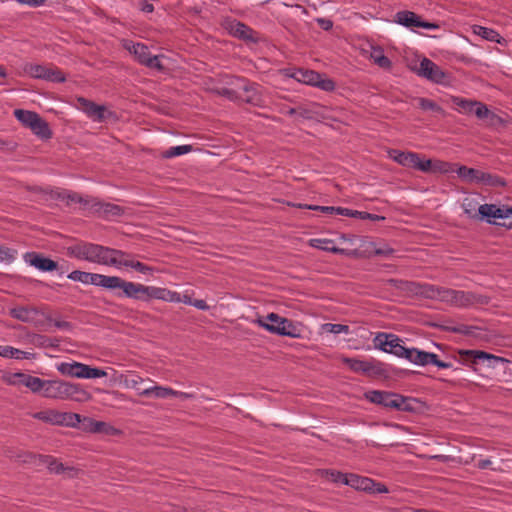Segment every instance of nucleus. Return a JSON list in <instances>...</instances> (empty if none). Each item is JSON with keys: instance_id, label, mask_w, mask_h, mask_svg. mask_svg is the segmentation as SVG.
Returning <instances> with one entry per match:
<instances>
[{"instance_id": "f257e3e1", "label": "nucleus", "mask_w": 512, "mask_h": 512, "mask_svg": "<svg viewBox=\"0 0 512 512\" xmlns=\"http://www.w3.org/2000/svg\"><path fill=\"white\" fill-rule=\"evenodd\" d=\"M365 398L371 403L398 411L413 412L417 400L394 392L372 390L365 393Z\"/></svg>"}, {"instance_id": "f03ea898", "label": "nucleus", "mask_w": 512, "mask_h": 512, "mask_svg": "<svg viewBox=\"0 0 512 512\" xmlns=\"http://www.w3.org/2000/svg\"><path fill=\"white\" fill-rule=\"evenodd\" d=\"M46 398L71 400L79 403L92 399V395L81 384L62 380H51Z\"/></svg>"}, {"instance_id": "7ed1b4c3", "label": "nucleus", "mask_w": 512, "mask_h": 512, "mask_svg": "<svg viewBox=\"0 0 512 512\" xmlns=\"http://www.w3.org/2000/svg\"><path fill=\"white\" fill-rule=\"evenodd\" d=\"M386 283L411 295L444 301V292L446 291V288L444 287L399 279H388Z\"/></svg>"}, {"instance_id": "20e7f679", "label": "nucleus", "mask_w": 512, "mask_h": 512, "mask_svg": "<svg viewBox=\"0 0 512 512\" xmlns=\"http://www.w3.org/2000/svg\"><path fill=\"white\" fill-rule=\"evenodd\" d=\"M109 291H114L117 297H126L147 302L149 286L126 281L121 277L113 276Z\"/></svg>"}, {"instance_id": "39448f33", "label": "nucleus", "mask_w": 512, "mask_h": 512, "mask_svg": "<svg viewBox=\"0 0 512 512\" xmlns=\"http://www.w3.org/2000/svg\"><path fill=\"white\" fill-rule=\"evenodd\" d=\"M108 252V247L93 243H80L68 248V253L71 256L101 265H104L106 262H112L111 259L107 261L105 257V254Z\"/></svg>"}, {"instance_id": "423d86ee", "label": "nucleus", "mask_w": 512, "mask_h": 512, "mask_svg": "<svg viewBox=\"0 0 512 512\" xmlns=\"http://www.w3.org/2000/svg\"><path fill=\"white\" fill-rule=\"evenodd\" d=\"M57 370L64 376L81 379H95L107 376V372L100 368L91 367L77 361L62 362L57 365Z\"/></svg>"}, {"instance_id": "0eeeda50", "label": "nucleus", "mask_w": 512, "mask_h": 512, "mask_svg": "<svg viewBox=\"0 0 512 512\" xmlns=\"http://www.w3.org/2000/svg\"><path fill=\"white\" fill-rule=\"evenodd\" d=\"M32 417L51 425L66 427H77L82 420V416L80 414L73 412H60L54 409H46L33 413Z\"/></svg>"}, {"instance_id": "6e6552de", "label": "nucleus", "mask_w": 512, "mask_h": 512, "mask_svg": "<svg viewBox=\"0 0 512 512\" xmlns=\"http://www.w3.org/2000/svg\"><path fill=\"white\" fill-rule=\"evenodd\" d=\"M490 298L485 295L477 294L471 291H461L446 288L444 292V301L458 307H468L472 305L488 304Z\"/></svg>"}, {"instance_id": "1a4fd4ad", "label": "nucleus", "mask_w": 512, "mask_h": 512, "mask_svg": "<svg viewBox=\"0 0 512 512\" xmlns=\"http://www.w3.org/2000/svg\"><path fill=\"white\" fill-rule=\"evenodd\" d=\"M9 314L12 318L24 323L33 324L37 328H43L46 321H52L50 316H46L44 312L35 306L14 307L10 309Z\"/></svg>"}, {"instance_id": "9d476101", "label": "nucleus", "mask_w": 512, "mask_h": 512, "mask_svg": "<svg viewBox=\"0 0 512 512\" xmlns=\"http://www.w3.org/2000/svg\"><path fill=\"white\" fill-rule=\"evenodd\" d=\"M389 157L396 163L408 167L414 168L422 172H428L432 168V162L430 159L423 160L420 155L415 152H404L400 150H390Z\"/></svg>"}, {"instance_id": "9b49d317", "label": "nucleus", "mask_w": 512, "mask_h": 512, "mask_svg": "<svg viewBox=\"0 0 512 512\" xmlns=\"http://www.w3.org/2000/svg\"><path fill=\"white\" fill-rule=\"evenodd\" d=\"M457 354L458 358L455 357V359L461 364L473 368V370H476L474 366L479 362L488 361L489 366H494V362L503 361V358L481 350L460 349L457 351Z\"/></svg>"}, {"instance_id": "f8f14e48", "label": "nucleus", "mask_w": 512, "mask_h": 512, "mask_svg": "<svg viewBox=\"0 0 512 512\" xmlns=\"http://www.w3.org/2000/svg\"><path fill=\"white\" fill-rule=\"evenodd\" d=\"M77 108L84 112L90 119L103 122L114 115L105 105H99L84 97L77 98Z\"/></svg>"}, {"instance_id": "ddd939ff", "label": "nucleus", "mask_w": 512, "mask_h": 512, "mask_svg": "<svg viewBox=\"0 0 512 512\" xmlns=\"http://www.w3.org/2000/svg\"><path fill=\"white\" fill-rule=\"evenodd\" d=\"M417 74L436 84H445L449 79V75L444 70L426 57L420 61Z\"/></svg>"}, {"instance_id": "4468645a", "label": "nucleus", "mask_w": 512, "mask_h": 512, "mask_svg": "<svg viewBox=\"0 0 512 512\" xmlns=\"http://www.w3.org/2000/svg\"><path fill=\"white\" fill-rule=\"evenodd\" d=\"M113 276L74 270L68 274V278L83 284H91L109 290Z\"/></svg>"}, {"instance_id": "2eb2a0df", "label": "nucleus", "mask_w": 512, "mask_h": 512, "mask_svg": "<svg viewBox=\"0 0 512 512\" xmlns=\"http://www.w3.org/2000/svg\"><path fill=\"white\" fill-rule=\"evenodd\" d=\"M394 22L408 28L438 29L439 25L421 19L416 13L408 10L399 11L395 14Z\"/></svg>"}, {"instance_id": "dca6fc26", "label": "nucleus", "mask_w": 512, "mask_h": 512, "mask_svg": "<svg viewBox=\"0 0 512 512\" xmlns=\"http://www.w3.org/2000/svg\"><path fill=\"white\" fill-rule=\"evenodd\" d=\"M30 76L37 79H44L51 82L62 83L66 80L61 70L44 65H30L27 69Z\"/></svg>"}, {"instance_id": "f3484780", "label": "nucleus", "mask_w": 512, "mask_h": 512, "mask_svg": "<svg viewBox=\"0 0 512 512\" xmlns=\"http://www.w3.org/2000/svg\"><path fill=\"white\" fill-rule=\"evenodd\" d=\"M410 362L418 366L435 365L438 368L446 369L452 367L449 362L441 361L438 355L432 352H426L418 348H412V357Z\"/></svg>"}, {"instance_id": "a211bd4d", "label": "nucleus", "mask_w": 512, "mask_h": 512, "mask_svg": "<svg viewBox=\"0 0 512 512\" xmlns=\"http://www.w3.org/2000/svg\"><path fill=\"white\" fill-rule=\"evenodd\" d=\"M124 209L116 204L102 202L96 198L93 199L89 214L97 215L103 218L118 217L123 215Z\"/></svg>"}, {"instance_id": "6ab92c4d", "label": "nucleus", "mask_w": 512, "mask_h": 512, "mask_svg": "<svg viewBox=\"0 0 512 512\" xmlns=\"http://www.w3.org/2000/svg\"><path fill=\"white\" fill-rule=\"evenodd\" d=\"M24 258L27 263L43 272H50L56 270L58 267V263L56 261L37 252L26 253Z\"/></svg>"}, {"instance_id": "aec40b11", "label": "nucleus", "mask_w": 512, "mask_h": 512, "mask_svg": "<svg viewBox=\"0 0 512 512\" xmlns=\"http://www.w3.org/2000/svg\"><path fill=\"white\" fill-rule=\"evenodd\" d=\"M226 29L232 36L239 38L241 40H256V38L254 37V30L240 21L232 20L227 22Z\"/></svg>"}, {"instance_id": "412c9836", "label": "nucleus", "mask_w": 512, "mask_h": 512, "mask_svg": "<svg viewBox=\"0 0 512 512\" xmlns=\"http://www.w3.org/2000/svg\"><path fill=\"white\" fill-rule=\"evenodd\" d=\"M285 317L280 316L277 313H269L265 318L259 317L255 320V323L260 326L261 328L267 330L268 332L281 336L282 330L281 326V320H285Z\"/></svg>"}, {"instance_id": "4be33fe9", "label": "nucleus", "mask_w": 512, "mask_h": 512, "mask_svg": "<svg viewBox=\"0 0 512 512\" xmlns=\"http://www.w3.org/2000/svg\"><path fill=\"white\" fill-rule=\"evenodd\" d=\"M19 376L22 378V384L29 388L33 393H41L43 397H47L51 380H43L39 377L27 374H19Z\"/></svg>"}, {"instance_id": "5701e85b", "label": "nucleus", "mask_w": 512, "mask_h": 512, "mask_svg": "<svg viewBox=\"0 0 512 512\" xmlns=\"http://www.w3.org/2000/svg\"><path fill=\"white\" fill-rule=\"evenodd\" d=\"M242 82L243 85L241 86V88L243 90V94L239 95V99L254 106H261L263 100L258 90V85L254 83H248L245 80H242Z\"/></svg>"}, {"instance_id": "b1692460", "label": "nucleus", "mask_w": 512, "mask_h": 512, "mask_svg": "<svg viewBox=\"0 0 512 512\" xmlns=\"http://www.w3.org/2000/svg\"><path fill=\"white\" fill-rule=\"evenodd\" d=\"M108 253L105 254V257L107 258V261L111 259L112 262H106L104 265L107 266H114V267H130V262H132L133 259H130V255L122 250H117L113 248L108 247Z\"/></svg>"}, {"instance_id": "393cba45", "label": "nucleus", "mask_w": 512, "mask_h": 512, "mask_svg": "<svg viewBox=\"0 0 512 512\" xmlns=\"http://www.w3.org/2000/svg\"><path fill=\"white\" fill-rule=\"evenodd\" d=\"M397 341H400V338L397 335L384 332H379L373 339L375 348L386 353H389L388 349L395 348Z\"/></svg>"}, {"instance_id": "a878e982", "label": "nucleus", "mask_w": 512, "mask_h": 512, "mask_svg": "<svg viewBox=\"0 0 512 512\" xmlns=\"http://www.w3.org/2000/svg\"><path fill=\"white\" fill-rule=\"evenodd\" d=\"M345 481H347L346 482L347 486H350L356 490H361V491H365V492L371 490L372 487L375 486L374 480H372L368 477H363V476L354 474V473H348V477L345 478Z\"/></svg>"}, {"instance_id": "bb28decb", "label": "nucleus", "mask_w": 512, "mask_h": 512, "mask_svg": "<svg viewBox=\"0 0 512 512\" xmlns=\"http://www.w3.org/2000/svg\"><path fill=\"white\" fill-rule=\"evenodd\" d=\"M124 47L135 56L137 61L145 65L147 58L152 55L149 51L148 46L142 43H133L132 41H126Z\"/></svg>"}, {"instance_id": "cd10ccee", "label": "nucleus", "mask_w": 512, "mask_h": 512, "mask_svg": "<svg viewBox=\"0 0 512 512\" xmlns=\"http://www.w3.org/2000/svg\"><path fill=\"white\" fill-rule=\"evenodd\" d=\"M93 199V197H83L82 195L76 192L68 191L67 194H63V200L66 201L67 205H70L72 203H78L80 204V209L86 214H89Z\"/></svg>"}, {"instance_id": "c85d7f7f", "label": "nucleus", "mask_w": 512, "mask_h": 512, "mask_svg": "<svg viewBox=\"0 0 512 512\" xmlns=\"http://www.w3.org/2000/svg\"><path fill=\"white\" fill-rule=\"evenodd\" d=\"M171 394H174L173 389L163 386H153L139 391L140 396L154 397L156 399H164L170 397Z\"/></svg>"}, {"instance_id": "c756f323", "label": "nucleus", "mask_w": 512, "mask_h": 512, "mask_svg": "<svg viewBox=\"0 0 512 512\" xmlns=\"http://www.w3.org/2000/svg\"><path fill=\"white\" fill-rule=\"evenodd\" d=\"M293 77L304 84L315 86L317 83V80L321 78V74L318 72H315L313 70H307V69H298Z\"/></svg>"}, {"instance_id": "7c9ffc66", "label": "nucleus", "mask_w": 512, "mask_h": 512, "mask_svg": "<svg viewBox=\"0 0 512 512\" xmlns=\"http://www.w3.org/2000/svg\"><path fill=\"white\" fill-rule=\"evenodd\" d=\"M280 324H282L281 329H280V330H282L281 336H287V337H291V338H300L301 337L302 330L296 322L286 318L285 320H281Z\"/></svg>"}, {"instance_id": "2f4dec72", "label": "nucleus", "mask_w": 512, "mask_h": 512, "mask_svg": "<svg viewBox=\"0 0 512 512\" xmlns=\"http://www.w3.org/2000/svg\"><path fill=\"white\" fill-rule=\"evenodd\" d=\"M343 362L354 372L371 373L374 366L367 362L355 358H344Z\"/></svg>"}, {"instance_id": "473e14b6", "label": "nucleus", "mask_w": 512, "mask_h": 512, "mask_svg": "<svg viewBox=\"0 0 512 512\" xmlns=\"http://www.w3.org/2000/svg\"><path fill=\"white\" fill-rule=\"evenodd\" d=\"M473 32L476 35H479L480 37H482L483 39L489 40L492 42L501 43L502 41H505L498 32H496L495 30H493L491 28L475 25L473 27Z\"/></svg>"}, {"instance_id": "72a5a7b5", "label": "nucleus", "mask_w": 512, "mask_h": 512, "mask_svg": "<svg viewBox=\"0 0 512 512\" xmlns=\"http://www.w3.org/2000/svg\"><path fill=\"white\" fill-rule=\"evenodd\" d=\"M31 131L41 139L47 140L52 137V131L49 127V124L42 119L40 116L35 121L34 125L31 128Z\"/></svg>"}, {"instance_id": "f704fd0d", "label": "nucleus", "mask_w": 512, "mask_h": 512, "mask_svg": "<svg viewBox=\"0 0 512 512\" xmlns=\"http://www.w3.org/2000/svg\"><path fill=\"white\" fill-rule=\"evenodd\" d=\"M16 119L21 122L25 127L32 128L39 115L36 112L16 109L14 111Z\"/></svg>"}, {"instance_id": "c9c22d12", "label": "nucleus", "mask_w": 512, "mask_h": 512, "mask_svg": "<svg viewBox=\"0 0 512 512\" xmlns=\"http://www.w3.org/2000/svg\"><path fill=\"white\" fill-rule=\"evenodd\" d=\"M481 170L469 168L467 166H460L457 169V175L463 180L470 183L479 184Z\"/></svg>"}, {"instance_id": "e433bc0d", "label": "nucleus", "mask_w": 512, "mask_h": 512, "mask_svg": "<svg viewBox=\"0 0 512 512\" xmlns=\"http://www.w3.org/2000/svg\"><path fill=\"white\" fill-rule=\"evenodd\" d=\"M30 342L40 348H56L59 345L58 339H53L41 334H33Z\"/></svg>"}, {"instance_id": "4c0bfd02", "label": "nucleus", "mask_w": 512, "mask_h": 512, "mask_svg": "<svg viewBox=\"0 0 512 512\" xmlns=\"http://www.w3.org/2000/svg\"><path fill=\"white\" fill-rule=\"evenodd\" d=\"M83 429L93 433L107 432L109 427L105 422L96 421L90 417H82Z\"/></svg>"}, {"instance_id": "58836bf2", "label": "nucleus", "mask_w": 512, "mask_h": 512, "mask_svg": "<svg viewBox=\"0 0 512 512\" xmlns=\"http://www.w3.org/2000/svg\"><path fill=\"white\" fill-rule=\"evenodd\" d=\"M479 184H484L490 187H504L507 183L498 175L481 171Z\"/></svg>"}, {"instance_id": "ea45409f", "label": "nucleus", "mask_w": 512, "mask_h": 512, "mask_svg": "<svg viewBox=\"0 0 512 512\" xmlns=\"http://www.w3.org/2000/svg\"><path fill=\"white\" fill-rule=\"evenodd\" d=\"M310 246L332 253H341L343 249H340L334 245V241L330 239H311Z\"/></svg>"}, {"instance_id": "a19ab883", "label": "nucleus", "mask_w": 512, "mask_h": 512, "mask_svg": "<svg viewBox=\"0 0 512 512\" xmlns=\"http://www.w3.org/2000/svg\"><path fill=\"white\" fill-rule=\"evenodd\" d=\"M370 57L379 67L387 70L391 69L392 62L387 56L384 55V52L381 48H374Z\"/></svg>"}, {"instance_id": "79ce46f5", "label": "nucleus", "mask_w": 512, "mask_h": 512, "mask_svg": "<svg viewBox=\"0 0 512 512\" xmlns=\"http://www.w3.org/2000/svg\"><path fill=\"white\" fill-rule=\"evenodd\" d=\"M44 463L50 472L55 474H63L66 471H73V468L64 466L63 463L59 462L52 456H44Z\"/></svg>"}, {"instance_id": "37998d69", "label": "nucleus", "mask_w": 512, "mask_h": 512, "mask_svg": "<svg viewBox=\"0 0 512 512\" xmlns=\"http://www.w3.org/2000/svg\"><path fill=\"white\" fill-rule=\"evenodd\" d=\"M497 206L495 204H483L479 206V219H487L489 224H496L491 221L489 218H495V209Z\"/></svg>"}, {"instance_id": "c03bdc74", "label": "nucleus", "mask_w": 512, "mask_h": 512, "mask_svg": "<svg viewBox=\"0 0 512 512\" xmlns=\"http://www.w3.org/2000/svg\"><path fill=\"white\" fill-rule=\"evenodd\" d=\"M464 213L474 219H479V207L477 208V202L474 199H464L462 204Z\"/></svg>"}, {"instance_id": "a18cd8bd", "label": "nucleus", "mask_w": 512, "mask_h": 512, "mask_svg": "<svg viewBox=\"0 0 512 512\" xmlns=\"http://www.w3.org/2000/svg\"><path fill=\"white\" fill-rule=\"evenodd\" d=\"M193 150L192 145H181V146H175L171 147L165 152H163L164 158H173L176 156H180L186 153H189Z\"/></svg>"}, {"instance_id": "49530a36", "label": "nucleus", "mask_w": 512, "mask_h": 512, "mask_svg": "<svg viewBox=\"0 0 512 512\" xmlns=\"http://www.w3.org/2000/svg\"><path fill=\"white\" fill-rule=\"evenodd\" d=\"M402 340L397 341L395 348L388 349L390 354H393L400 358H405L410 361L412 357V348H406L402 344Z\"/></svg>"}, {"instance_id": "de8ad7c7", "label": "nucleus", "mask_w": 512, "mask_h": 512, "mask_svg": "<svg viewBox=\"0 0 512 512\" xmlns=\"http://www.w3.org/2000/svg\"><path fill=\"white\" fill-rule=\"evenodd\" d=\"M323 474L329 481H331L333 483H342V484L346 485L347 481H345V478L348 477V473L345 474V473H342L337 470L328 469V470H324Z\"/></svg>"}, {"instance_id": "09e8293b", "label": "nucleus", "mask_w": 512, "mask_h": 512, "mask_svg": "<svg viewBox=\"0 0 512 512\" xmlns=\"http://www.w3.org/2000/svg\"><path fill=\"white\" fill-rule=\"evenodd\" d=\"M288 205H291L293 207H297V208H301V209H310V210H314V211H321L323 213H329V214H336V208L337 207H333V206H318V205H308V204H301V203H298V204H291V203H288Z\"/></svg>"}, {"instance_id": "8fccbe9b", "label": "nucleus", "mask_w": 512, "mask_h": 512, "mask_svg": "<svg viewBox=\"0 0 512 512\" xmlns=\"http://www.w3.org/2000/svg\"><path fill=\"white\" fill-rule=\"evenodd\" d=\"M418 104L422 110H430L436 113L443 112V109L436 102L427 98H419Z\"/></svg>"}, {"instance_id": "3c124183", "label": "nucleus", "mask_w": 512, "mask_h": 512, "mask_svg": "<svg viewBox=\"0 0 512 512\" xmlns=\"http://www.w3.org/2000/svg\"><path fill=\"white\" fill-rule=\"evenodd\" d=\"M441 329L446 332L470 335V334H472L473 327L467 326L464 324H460V325H456V326H441Z\"/></svg>"}, {"instance_id": "603ef678", "label": "nucleus", "mask_w": 512, "mask_h": 512, "mask_svg": "<svg viewBox=\"0 0 512 512\" xmlns=\"http://www.w3.org/2000/svg\"><path fill=\"white\" fill-rule=\"evenodd\" d=\"M168 289L149 286L148 301L151 299L166 300Z\"/></svg>"}, {"instance_id": "864d4df0", "label": "nucleus", "mask_w": 512, "mask_h": 512, "mask_svg": "<svg viewBox=\"0 0 512 512\" xmlns=\"http://www.w3.org/2000/svg\"><path fill=\"white\" fill-rule=\"evenodd\" d=\"M323 329L325 331L333 333V334H340V333L348 334L350 332L349 326L343 325V324L326 323L323 325Z\"/></svg>"}, {"instance_id": "5fc2aeb1", "label": "nucleus", "mask_w": 512, "mask_h": 512, "mask_svg": "<svg viewBox=\"0 0 512 512\" xmlns=\"http://www.w3.org/2000/svg\"><path fill=\"white\" fill-rule=\"evenodd\" d=\"M473 113L479 118L484 119L487 118L489 115H493V113L490 112V110L487 108V106L481 102L475 101V107L473 109Z\"/></svg>"}, {"instance_id": "6e6d98bb", "label": "nucleus", "mask_w": 512, "mask_h": 512, "mask_svg": "<svg viewBox=\"0 0 512 512\" xmlns=\"http://www.w3.org/2000/svg\"><path fill=\"white\" fill-rule=\"evenodd\" d=\"M20 353L21 350L12 346H0V356L2 357L18 359Z\"/></svg>"}, {"instance_id": "4d7b16f0", "label": "nucleus", "mask_w": 512, "mask_h": 512, "mask_svg": "<svg viewBox=\"0 0 512 512\" xmlns=\"http://www.w3.org/2000/svg\"><path fill=\"white\" fill-rule=\"evenodd\" d=\"M454 103L460 107L464 112L473 113V109L475 107V101L455 98Z\"/></svg>"}, {"instance_id": "13d9d810", "label": "nucleus", "mask_w": 512, "mask_h": 512, "mask_svg": "<svg viewBox=\"0 0 512 512\" xmlns=\"http://www.w3.org/2000/svg\"><path fill=\"white\" fill-rule=\"evenodd\" d=\"M129 265L131 268L135 269L136 271L142 274H151L154 271L153 267L148 266L140 261L132 260V262H130Z\"/></svg>"}, {"instance_id": "bf43d9fd", "label": "nucleus", "mask_w": 512, "mask_h": 512, "mask_svg": "<svg viewBox=\"0 0 512 512\" xmlns=\"http://www.w3.org/2000/svg\"><path fill=\"white\" fill-rule=\"evenodd\" d=\"M148 68L156 69L158 71H163L164 66L160 61V57L157 55H151L150 58H147L145 65Z\"/></svg>"}, {"instance_id": "052dcab7", "label": "nucleus", "mask_w": 512, "mask_h": 512, "mask_svg": "<svg viewBox=\"0 0 512 512\" xmlns=\"http://www.w3.org/2000/svg\"><path fill=\"white\" fill-rule=\"evenodd\" d=\"M17 147L18 144L15 141L0 138V151L12 153Z\"/></svg>"}, {"instance_id": "680f3d73", "label": "nucleus", "mask_w": 512, "mask_h": 512, "mask_svg": "<svg viewBox=\"0 0 512 512\" xmlns=\"http://www.w3.org/2000/svg\"><path fill=\"white\" fill-rule=\"evenodd\" d=\"M355 218H359L362 220H371V221H382L385 219L384 216H380L377 214H371V213H368L365 211H357V210H356Z\"/></svg>"}, {"instance_id": "e2e57ef3", "label": "nucleus", "mask_w": 512, "mask_h": 512, "mask_svg": "<svg viewBox=\"0 0 512 512\" xmlns=\"http://www.w3.org/2000/svg\"><path fill=\"white\" fill-rule=\"evenodd\" d=\"M315 86L327 92L333 91L335 89V83L333 80L322 79V77L317 80Z\"/></svg>"}, {"instance_id": "0e129e2a", "label": "nucleus", "mask_w": 512, "mask_h": 512, "mask_svg": "<svg viewBox=\"0 0 512 512\" xmlns=\"http://www.w3.org/2000/svg\"><path fill=\"white\" fill-rule=\"evenodd\" d=\"M495 218L498 219H504L512 217V207L511 206H503V207H497L495 209Z\"/></svg>"}, {"instance_id": "69168bd1", "label": "nucleus", "mask_w": 512, "mask_h": 512, "mask_svg": "<svg viewBox=\"0 0 512 512\" xmlns=\"http://www.w3.org/2000/svg\"><path fill=\"white\" fill-rule=\"evenodd\" d=\"M14 254L15 251L10 248L0 247V261L11 262L15 258Z\"/></svg>"}, {"instance_id": "338daca9", "label": "nucleus", "mask_w": 512, "mask_h": 512, "mask_svg": "<svg viewBox=\"0 0 512 512\" xmlns=\"http://www.w3.org/2000/svg\"><path fill=\"white\" fill-rule=\"evenodd\" d=\"M316 22L325 31H329L333 27V22L327 18H317Z\"/></svg>"}, {"instance_id": "774afa93", "label": "nucleus", "mask_w": 512, "mask_h": 512, "mask_svg": "<svg viewBox=\"0 0 512 512\" xmlns=\"http://www.w3.org/2000/svg\"><path fill=\"white\" fill-rule=\"evenodd\" d=\"M336 214L346 216V217L355 218L356 210H351V209L343 208V207H337Z\"/></svg>"}]
</instances>
